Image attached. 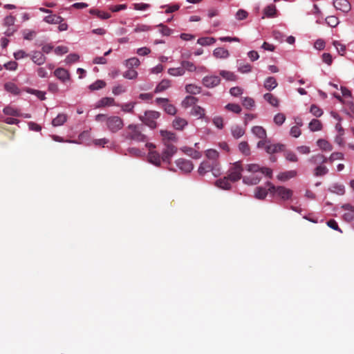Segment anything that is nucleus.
I'll list each match as a JSON object with an SVG mask.
<instances>
[{"instance_id":"nucleus-1","label":"nucleus","mask_w":354,"mask_h":354,"mask_svg":"<svg viewBox=\"0 0 354 354\" xmlns=\"http://www.w3.org/2000/svg\"><path fill=\"white\" fill-rule=\"evenodd\" d=\"M245 169L251 174L242 176L243 168L241 161L234 162L230 165L227 176L232 183L237 182L242 178L243 183L248 185H257L261 181L263 176L269 178L272 177V170L270 168L261 167L258 164H248L245 166Z\"/></svg>"},{"instance_id":"nucleus-2","label":"nucleus","mask_w":354,"mask_h":354,"mask_svg":"<svg viewBox=\"0 0 354 354\" xmlns=\"http://www.w3.org/2000/svg\"><path fill=\"white\" fill-rule=\"evenodd\" d=\"M123 136L127 140H131L138 142H144L147 140V137L142 133L140 127L136 124H129L124 132Z\"/></svg>"},{"instance_id":"nucleus-3","label":"nucleus","mask_w":354,"mask_h":354,"mask_svg":"<svg viewBox=\"0 0 354 354\" xmlns=\"http://www.w3.org/2000/svg\"><path fill=\"white\" fill-rule=\"evenodd\" d=\"M266 185L271 194L277 196L283 201L290 199L293 195L292 190L284 186H274L269 181L266 183Z\"/></svg>"},{"instance_id":"nucleus-4","label":"nucleus","mask_w":354,"mask_h":354,"mask_svg":"<svg viewBox=\"0 0 354 354\" xmlns=\"http://www.w3.org/2000/svg\"><path fill=\"white\" fill-rule=\"evenodd\" d=\"M258 149L263 148L268 154H274L283 150L284 145L279 143H272L269 140H259L257 144Z\"/></svg>"},{"instance_id":"nucleus-5","label":"nucleus","mask_w":354,"mask_h":354,"mask_svg":"<svg viewBox=\"0 0 354 354\" xmlns=\"http://www.w3.org/2000/svg\"><path fill=\"white\" fill-rule=\"evenodd\" d=\"M160 113L156 111H147L144 115L139 117V119L151 129H156L157 127L156 120L159 118Z\"/></svg>"},{"instance_id":"nucleus-6","label":"nucleus","mask_w":354,"mask_h":354,"mask_svg":"<svg viewBox=\"0 0 354 354\" xmlns=\"http://www.w3.org/2000/svg\"><path fill=\"white\" fill-rule=\"evenodd\" d=\"M106 126L110 132L116 133L123 128L124 121L119 116L111 115L107 118Z\"/></svg>"},{"instance_id":"nucleus-7","label":"nucleus","mask_w":354,"mask_h":354,"mask_svg":"<svg viewBox=\"0 0 354 354\" xmlns=\"http://www.w3.org/2000/svg\"><path fill=\"white\" fill-rule=\"evenodd\" d=\"M164 147L161 153L162 162L170 164L171 160L176 153L178 149L174 144L164 145Z\"/></svg>"},{"instance_id":"nucleus-8","label":"nucleus","mask_w":354,"mask_h":354,"mask_svg":"<svg viewBox=\"0 0 354 354\" xmlns=\"http://www.w3.org/2000/svg\"><path fill=\"white\" fill-rule=\"evenodd\" d=\"M155 102L157 104L162 105L164 111L169 115H174L177 112V109L176 106L169 103V99L165 97H157L155 100Z\"/></svg>"},{"instance_id":"nucleus-9","label":"nucleus","mask_w":354,"mask_h":354,"mask_svg":"<svg viewBox=\"0 0 354 354\" xmlns=\"http://www.w3.org/2000/svg\"><path fill=\"white\" fill-rule=\"evenodd\" d=\"M175 163L177 167L184 174H189L194 169L193 163L189 160L178 158L175 161Z\"/></svg>"},{"instance_id":"nucleus-10","label":"nucleus","mask_w":354,"mask_h":354,"mask_svg":"<svg viewBox=\"0 0 354 354\" xmlns=\"http://www.w3.org/2000/svg\"><path fill=\"white\" fill-rule=\"evenodd\" d=\"M160 134L162 136L163 145L174 144L178 142V137L171 131L160 130Z\"/></svg>"},{"instance_id":"nucleus-11","label":"nucleus","mask_w":354,"mask_h":354,"mask_svg":"<svg viewBox=\"0 0 354 354\" xmlns=\"http://www.w3.org/2000/svg\"><path fill=\"white\" fill-rule=\"evenodd\" d=\"M221 82V78L217 75H207L202 80L203 84L209 88L218 86Z\"/></svg>"},{"instance_id":"nucleus-12","label":"nucleus","mask_w":354,"mask_h":354,"mask_svg":"<svg viewBox=\"0 0 354 354\" xmlns=\"http://www.w3.org/2000/svg\"><path fill=\"white\" fill-rule=\"evenodd\" d=\"M54 75L62 83H66L71 79L68 71L62 67H59L54 71Z\"/></svg>"},{"instance_id":"nucleus-13","label":"nucleus","mask_w":354,"mask_h":354,"mask_svg":"<svg viewBox=\"0 0 354 354\" xmlns=\"http://www.w3.org/2000/svg\"><path fill=\"white\" fill-rule=\"evenodd\" d=\"M341 208L347 212L343 214V218L347 222H351L354 220V206L349 203L344 204Z\"/></svg>"},{"instance_id":"nucleus-14","label":"nucleus","mask_w":354,"mask_h":354,"mask_svg":"<svg viewBox=\"0 0 354 354\" xmlns=\"http://www.w3.org/2000/svg\"><path fill=\"white\" fill-rule=\"evenodd\" d=\"M147 159L149 162L156 167L160 166L162 161V154L160 155L156 151H149L147 155Z\"/></svg>"},{"instance_id":"nucleus-15","label":"nucleus","mask_w":354,"mask_h":354,"mask_svg":"<svg viewBox=\"0 0 354 354\" xmlns=\"http://www.w3.org/2000/svg\"><path fill=\"white\" fill-rule=\"evenodd\" d=\"M191 115L196 117L198 119H204L206 122L209 121V118L205 116V110L198 105H194L191 111Z\"/></svg>"},{"instance_id":"nucleus-16","label":"nucleus","mask_w":354,"mask_h":354,"mask_svg":"<svg viewBox=\"0 0 354 354\" xmlns=\"http://www.w3.org/2000/svg\"><path fill=\"white\" fill-rule=\"evenodd\" d=\"M334 7L344 13H347L351 10V6L347 0H334Z\"/></svg>"},{"instance_id":"nucleus-17","label":"nucleus","mask_w":354,"mask_h":354,"mask_svg":"<svg viewBox=\"0 0 354 354\" xmlns=\"http://www.w3.org/2000/svg\"><path fill=\"white\" fill-rule=\"evenodd\" d=\"M30 56L31 60L38 66L43 65L46 61V57L44 54L38 50L32 51Z\"/></svg>"},{"instance_id":"nucleus-18","label":"nucleus","mask_w":354,"mask_h":354,"mask_svg":"<svg viewBox=\"0 0 354 354\" xmlns=\"http://www.w3.org/2000/svg\"><path fill=\"white\" fill-rule=\"evenodd\" d=\"M180 151L187 154V156H190L191 158L194 159H199L202 157V153L198 150L194 149L190 147H183L180 149Z\"/></svg>"},{"instance_id":"nucleus-19","label":"nucleus","mask_w":354,"mask_h":354,"mask_svg":"<svg viewBox=\"0 0 354 354\" xmlns=\"http://www.w3.org/2000/svg\"><path fill=\"white\" fill-rule=\"evenodd\" d=\"M251 132L261 140H267V133L266 129L261 126H254L252 128Z\"/></svg>"},{"instance_id":"nucleus-20","label":"nucleus","mask_w":354,"mask_h":354,"mask_svg":"<svg viewBox=\"0 0 354 354\" xmlns=\"http://www.w3.org/2000/svg\"><path fill=\"white\" fill-rule=\"evenodd\" d=\"M297 171L295 170H290L286 171L280 172L277 178L279 180L284 182L297 176Z\"/></svg>"},{"instance_id":"nucleus-21","label":"nucleus","mask_w":354,"mask_h":354,"mask_svg":"<svg viewBox=\"0 0 354 354\" xmlns=\"http://www.w3.org/2000/svg\"><path fill=\"white\" fill-rule=\"evenodd\" d=\"M4 89L15 95H18L21 93L20 88L17 85L12 82H8L4 84Z\"/></svg>"},{"instance_id":"nucleus-22","label":"nucleus","mask_w":354,"mask_h":354,"mask_svg":"<svg viewBox=\"0 0 354 354\" xmlns=\"http://www.w3.org/2000/svg\"><path fill=\"white\" fill-rule=\"evenodd\" d=\"M308 162L313 165H322L328 162V159L322 153H317L312 156L309 159Z\"/></svg>"},{"instance_id":"nucleus-23","label":"nucleus","mask_w":354,"mask_h":354,"mask_svg":"<svg viewBox=\"0 0 354 354\" xmlns=\"http://www.w3.org/2000/svg\"><path fill=\"white\" fill-rule=\"evenodd\" d=\"M215 185L218 187L225 190H229L232 187L230 178H228L227 176L223 178L218 179L216 181Z\"/></svg>"},{"instance_id":"nucleus-24","label":"nucleus","mask_w":354,"mask_h":354,"mask_svg":"<svg viewBox=\"0 0 354 354\" xmlns=\"http://www.w3.org/2000/svg\"><path fill=\"white\" fill-rule=\"evenodd\" d=\"M117 106L115 102V100L113 97H105L101 98L96 104L97 108L104 107V106Z\"/></svg>"},{"instance_id":"nucleus-25","label":"nucleus","mask_w":354,"mask_h":354,"mask_svg":"<svg viewBox=\"0 0 354 354\" xmlns=\"http://www.w3.org/2000/svg\"><path fill=\"white\" fill-rule=\"evenodd\" d=\"M64 18L57 15H49L44 17L43 21L48 24H57L64 21Z\"/></svg>"},{"instance_id":"nucleus-26","label":"nucleus","mask_w":354,"mask_h":354,"mask_svg":"<svg viewBox=\"0 0 354 354\" xmlns=\"http://www.w3.org/2000/svg\"><path fill=\"white\" fill-rule=\"evenodd\" d=\"M277 85L278 83L276 79L272 76L267 77L263 83L264 88L268 91H271L274 89Z\"/></svg>"},{"instance_id":"nucleus-27","label":"nucleus","mask_w":354,"mask_h":354,"mask_svg":"<svg viewBox=\"0 0 354 354\" xmlns=\"http://www.w3.org/2000/svg\"><path fill=\"white\" fill-rule=\"evenodd\" d=\"M212 169V164L209 161H203L198 169V172L201 176H204L207 172Z\"/></svg>"},{"instance_id":"nucleus-28","label":"nucleus","mask_w":354,"mask_h":354,"mask_svg":"<svg viewBox=\"0 0 354 354\" xmlns=\"http://www.w3.org/2000/svg\"><path fill=\"white\" fill-rule=\"evenodd\" d=\"M213 55L216 58L226 59L230 56V53L227 49L222 48V47H218V48H216L213 50Z\"/></svg>"},{"instance_id":"nucleus-29","label":"nucleus","mask_w":354,"mask_h":354,"mask_svg":"<svg viewBox=\"0 0 354 354\" xmlns=\"http://www.w3.org/2000/svg\"><path fill=\"white\" fill-rule=\"evenodd\" d=\"M89 13L91 15H95L97 18L103 20L108 19L111 17L110 13L95 8H91L89 10Z\"/></svg>"},{"instance_id":"nucleus-30","label":"nucleus","mask_w":354,"mask_h":354,"mask_svg":"<svg viewBox=\"0 0 354 354\" xmlns=\"http://www.w3.org/2000/svg\"><path fill=\"white\" fill-rule=\"evenodd\" d=\"M171 86L170 80L167 79L162 80L158 84L154 89V92L156 93H161L169 88Z\"/></svg>"},{"instance_id":"nucleus-31","label":"nucleus","mask_w":354,"mask_h":354,"mask_svg":"<svg viewBox=\"0 0 354 354\" xmlns=\"http://www.w3.org/2000/svg\"><path fill=\"white\" fill-rule=\"evenodd\" d=\"M342 104L344 111L347 115H352L354 114V103L351 99H346Z\"/></svg>"},{"instance_id":"nucleus-32","label":"nucleus","mask_w":354,"mask_h":354,"mask_svg":"<svg viewBox=\"0 0 354 354\" xmlns=\"http://www.w3.org/2000/svg\"><path fill=\"white\" fill-rule=\"evenodd\" d=\"M173 127L176 130H183L187 124V121L184 119L179 117H176L173 120Z\"/></svg>"},{"instance_id":"nucleus-33","label":"nucleus","mask_w":354,"mask_h":354,"mask_svg":"<svg viewBox=\"0 0 354 354\" xmlns=\"http://www.w3.org/2000/svg\"><path fill=\"white\" fill-rule=\"evenodd\" d=\"M231 133L234 138L239 139L245 134V130L239 125H234L231 127Z\"/></svg>"},{"instance_id":"nucleus-34","label":"nucleus","mask_w":354,"mask_h":354,"mask_svg":"<svg viewBox=\"0 0 354 354\" xmlns=\"http://www.w3.org/2000/svg\"><path fill=\"white\" fill-rule=\"evenodd\" d=\"M269 192L268 189L261 186L257 187L254 191V197L259 200L264 199Z\"/></svg>"},{"instance_id":"nucleus-35","label":"nucleus","mask_w":354,"mask_h":354,"mask_svg":"<svg viewBox=\"0 0 354 354\" xmlns=\"http://www.w3.org/2000/svg\"><path fill=\"white\" fill-rule=\"evenodd\" d=\"M3 113L5 115H11V116L19 117V116L22 115L19 110H18L17 109H16L12 106H5L3 109Z\"/></svg>"},{"instance_id":"nucleus-36","label":"nucleus","mask_w":354,"mask_h":354,"mask_svg":"<svg viewBox=\"0 0 354 354\" xmlns=\"http://www.w3.org/2000/svg\"><path fill=\"white\" fill-rule=\"evenodd\" d=\"M216 41V39L212 37H202L198 39L197 44L203 46H207L214 44Z\"/></svg>"},{"instance_id":"nucleus-37","label":"nucleus","mask_w":354,"mask_h":354,"mask_svg":"<svg viewBox=\"0 0 354 354\" xmlns=\"http://www.w3.org/2000/svg\"><path fill=\"white\" fill-rule=\"evenodd\" d=\"M308 128L310 131H319L322 129L323 124L319 120L313 119L308 124Z\"/></svg>"},{"instance_id":"nucleus-38","label":"nucleus","mask_w":354,"mask_h":354,"mask_svg":"<svg viewBox=\"0 0 354 354\" xmlns=\"http://www.w3.org/2000/svg\"><path fill=\"white\" fill-rule=\"evenodd\" d=\"M140 64V62L138 58L133 57L126 59L124 62V65L129 69H132L133 67H138Z\"/></svg>"},{"instance_id":"nucleus-39","label":"nucleus","mask_w":354,"mask_h":354,"mask_svg":"<svg viewBox=\"0 0 354 354\" xmlns=\"http://www.w3.org/2000/svg\"><path fill=\"white\" fill-rule=\"evenodd\" d=\"M317 145L323 151H330L333 149V147L330 143L325 139H318L317 141Z\"/></svg>"},{"instance_id":"nucleus-40","label":"nucleus","mask_w":354,"mask_h":354,"mask_svg":"<svg viewBox=\"0 0 354 354\" xmlns=\"http://www.w3.org/2000/svg\"><path fill=\"white\" fill-rule=\"evenodd\" d=\"M67 120V116L64 113H59L52 120V124L54 127L63 125Z\"/></svg>"},{"instance_id":"nucleus-41","label":"nucleus","mask_w":354,"mask_h":354,"mask_svg":"<svg viewBox=\"0 0 354 354\" xmlns=\"http://www.w3.org/2000/svg\"><path fill=\"white\" fill-rule=\"evenodd\" d=\"M198 102V99L194 96L187 95L182 101L181 105L184 108H188L192 105H196Z\"/></svg>"},{"instance_id":"nucleus-42","label":"nucleus","mask_w":354,"mask_h":354,"mask_svg":"<svg viewBox=\"0 0 354 354\" xmlns=\"http://www.w3.org/2000/svg\"><path fill=\"white\" fill-rule=\"evenodd\" d=\"M202 88L194 84H189L185 86V91L192 95H197L201 93Z\"/></svg>"},{"instance_id":"nucleus-43","label":"nucleus","mask_w":354,"mask_h":354,"mask_svg":"<svg viewBox=\"0 0 354 354\" xmlns=\"http://www.w3.org/2000/svg\"><path fill=\"white\" fill-rule=\"evenodd\" d=\"M160 8L165 9V14H170V13H173V12L178 10L180 8V5L178 3L166 4V5L160 6Z\"/></svg>"},{"instance_id":"nucleus-44","label":"nucleus","mask_w":354,"mask_h":354,"mask_svg":"<svg viewBox=\"0 0 354 354\" xmlns=\"http://www.w3.org/2000/svg\"><path fill=\"white\" fill-rule=\"evenodd\" d=\"M26 91L29 93L35 95L40 100H46V92L42 91L36 90L31 88H27Z\"/></svg>"},{"instance_id":"nucleus-45","label":"nucleus","mask_w":354,"mask_h":354,"mask_svg":"<svg viewBox=\"0 0 354 354\" xmlns=\"http://www.w3.org/2000/svg\"><path fill=\"white\" fill-rule=\"evenodd\" d=\"M240 152L245 156L250 155V148L246 141L241 142L238 145Z\"/></svg>"},{"instance_id":"nucleus-46","label":"nucleus","mask_w":354,"mask_h":354,"mask_svg":"<svg viewBox=\"0 0 354 354\" xmlns=\"http://www.w3.org/2000/svg\"><path fill=\"white\" fill-rule=\"evenodd\" d=\"M263 98L272 106H275V107H277L279 106L278 99L275 96H274L272 93H265L263 95Z\"/></svg>"},{"instance_id":"nucleus-47","label":"nucleus","mask_w":354,"mask_h":354,"mask_svg":"<svg viewBox=\"0 0 354 354\" xmlns=\"http://www.w3.org/2000/svg\"><path fill=\"white\" fill-rule=\"evenodd\" d=\"M220 75L227 81H236L237 76L231 71L222 70L219 73Z\"/></svg>"},{"instance_id":"nucleus-48","label":"nucleus","mask_w":354,"mask_h":354,"mask_svg":"<svg viewBox=\"0 0 354 354\" xmlns=\"http://www.w3.org/2000/svg\"><path fill=\"white\" fill-rule=\"evenodd\" d=\"M330 191L333 193L342 196L345 193V187L342 184L335 183L330 188Z\"/></svg>"},{"instance_id":"nucleus-49","label":"nucleus","mask_w":354,"mask_h":354,"mask_svg":"<svg viewBox=\"0 0 354 354\" xmlns=\"http://www.w3.org/2000/svg\"><path fill=\"white\" fill-rule=\"evenodd\" d=\"M206 157L212 160V162H217V159L219 157V153L213 149H209L205 151Z\"/></svg>"},{"instance_id":"nucleus-50","label":"nucleus","mask_w":354,"mask_h":354,"mask_svg":"<svg viewBox=\"0 0 354 354\" xmlns=\"http://www.w3.org/2000/svg\"><path fill=\"white\" fill-rule=\"evenodd\" d=\"M277 9L274 4L267 6L263 10V14L267 17H274L276 15Z\"/></svg>"},{"instance_id":"nucleus-51","label":"nucleus","mask_w":354,"mask_h":354,"mask_svg":"<svg viewBox=\"0 0 354 354\" xmlns=\"http://www.w3.org/2000/svg\"><path fill=\"white\" fill-rule=\"evenodd\" d=\"M169 75L174 77L183 76L185 74V70L182 67L169 68L167 71Z\"/></svg>"},{"instance_id":"nucleus-52","label":"nucleus","mask_w":354,"mask_h":354,"mask_svg":"<svg viewBox=\"0 0 354 354\" xmlns=\"http://www.w3.org/2000/svg\"><path fill=\"white\" fill-rule=\"evenodd\" d=\"M328 173V169L323 165V164L317 165L314 170V175L315 176H322Z\"/></svg>"},{"instance_id":"nucleus-53","label":"nucleus","mask_w":354,"mask_h":354,"mask_svg":"<svg viewBox=\"0 0 354 354\" xmlns=\"http://www.w3.org/2000/svg\"><path fill=\"white\" fill-rule=\"evenodd\" d=\"M136 102H128L122 104H117L121 108V110L125 113H133Z\"/></svg>"},{"instance_id":"nucleus-54","label":"nucleus","mask_w":354,"mask_h":354,"mask_svg":"<svg viewBox=\"0 0 354 354\" xmlns=\"http://www.w3.org/2000/svg\"><path fill=\"white\" fill-rule=\"evenodd\" d=\"M180 64L182 67L184 68L185 71H187L189 72H194L197 69L194 64L189 61L183 60L181 62Z\"/></svg>"},{"instance_id":"nucleus-55","label":"nucleus","mask_w":354,"mask_h":354,"mask_svg":"<svg viewBox=\"0 0 354 354\" xmlns=\"http://www.w3.org/2000/svg\"><path fill=\"white\" fill-rule=\"evenodd\" d=\"M309 111H310V113L316 118L321 117L324 113L323 110L321 108H319L318 106H317L316 104H314L310 106Z\"/></svg>"},{"instance_id":"nucleus-56","label":"nucleus","mask_w":354,"mask_h":354,"mask_svg":"<svg viewBox=\"0 0 354 354\" xmlns=\"http://www.w3.org/2000/svg\"><path fill=\"white\" fill-rule=\"evenodd\" d=\"M225 109L234 113H240L241 111V106L234 103H228L225 105Z\"/></svg>"},{"instance_id":"nucleus-57","label":"nucleus","mask_w":354,"mask_h":354,"mask_svg":"<svg viewBox=\"0 0 354 354\" xmlns=\"http://www.w3.org/2000/svg\"><path fill=\"white\" fill-rule=\"evenodd\" d=\"M243 106L247 109H251L255 106V102L250 97H245L242 101Z\"/></svg>"},{"instance_id":"nucleus-58","label":"nucleus","mask_w":354,"mask_h":354,"mask_svg":"<svg viewBox=\"0 0 354 354\" xmlns=\"http://www.w3.org/2000/svg\"><path fill=\"white\" fill-rule=\"evenodd\" d=\"M106 86V83L104 80H97L89 86V88L91 91H97L104 88Z\"/></svg>"},{"instance_id":"nucleus-59","label":"nucleus","mask_w":354,"mask_h":354,"mask_svg":"<svg viewBox=\"0 0 354 354\" xmlns=\"http://www.w3.org/2000/svg\"><path fill=\"white\" fill-rule=\"evenodd\" d=\"M326 23L332 28L336 27L339 24V19L335 16H328L325 19Z\"/></svg>"},{"instance_id":"nucleus-60","label":"nucleus","mask_w":354,"mask_h":354,"mask_svg":"<svg viewBox=\"0 0 354 354\" xmlns=\"http://www.w3.org/2000/svg\"><path fill=\"white\" fill-rule=\"evenodd\" d=\"M138 75V72L133 69H129L123 73V77L127 80H135Z\"/></svg>"},{"instance_id":"nucleus-61","label":"nucleus","mask_w":354,"mask_h":354,"mask_svg":"<svg viewBox=\"0 0 354 354\" xmlns=\"http://www.w3.org/2000/svg\"><path fill=\"white\" fill-rule=\"evenodd\" d=\"M333 45L336 48V50L339 55H343L345 53L346 46L344 44L339 41H333Z\"/></svg>"},{"instance_id":"nucleus-62","label":"nucleus","mask_w":354,"mask_h":354,"mask_svg":"<svg viewBox=\"0 0 354 354\" xmlns=\"http://www.w3.org/2000/svg\"><path fill=\"white\" fill-rule=\"evenodd\" d=\"M273 120L277 125L281 126L286 120V115L283 113H279L274 116Z\"/></svg>"},{"instance_id":"nucleus-63","label":"nucleus","mask_w":354,"mask_h":354,"mask_svg":"<svg viewBox=\"0 0 354 354\" xmlns=\"http://www.w3.org/2000/svg\"><path fill=\"white\" fill-rule=\"evenodd\" d=\"M80 59V56L76 53H71L68 55L65 59V62L66 64H71L73 63L77 62Z\"/></svg>"},{"instance_id":"nucleus-64","label":"nucleus","mask_w":354,"mask_h":354,"mask_svg":"<svg viewBox=\"0 0 354 354\" xmlns=\"http://www.w3.org/2000/svg\"><path fill=\"white\" fill-rule=\"evenodd\" d=\"M248 17V12L243 10L239 9L235 14V19L238 21L245 19Z\"/></svg>"}]
</instances>
